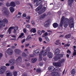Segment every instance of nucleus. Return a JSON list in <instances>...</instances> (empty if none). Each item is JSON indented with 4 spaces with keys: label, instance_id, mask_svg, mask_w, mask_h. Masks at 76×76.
<instances>
[{
    "label": "nucleus",
    "instance_id": "36",
    "mask_svg": "<svg viewBox=\"0 0 76 76\" xmlns=\"http://www.w3.org/2000/svg\"><path fill=\"white\" fill-rule=\"evenodd\" d=\"M48 25H49V23H47L44 25V26L45 28H48L49 26Z\"/></svg>",
    "mask_w": 76,
    "mask_h": 76
},
{
    "label": "nucleus",
    "instance_id": "17",
    "mask_svg": "<svg viewBox=\"0 0 76 76\" xmlns=\"http://www.w3.org/2000/svg\"><path fill=\"white\" fill-rule=\"evenodd\" d=\"M58 26V24L57 23H54L53 24V27L54 28H56Z\"/></svg>",
    "mask_w": 76,
    "mask_h": 76
},
{
    "label": "nucleus",
    "instance_id": "42",
    "mask_svg": "<svg viewBox=\"0 0 76 76\" xmlns=\"http://www.w3.org/2000/svg\"><path fill=\"white\" fill-rule=\"evenodd\" d=\"M18 74V72L16 71L14 72H13V75L14 76H17V75Z\"/></svg>",
    "mask_w": 76,
    "mask_h": 76
},
{
    "label": "nucleus",
    "instance_id": "51",
    "mask_svg": "<svg viewBox=\"0 0 76 76\" xmlns=\"http://www.w3.org/2000/svg\"><path fill=\"white\" fill-rule=\"evenodd\" d=\"M67 53L68 54H71V51H70L69 49H68L67 51Z\"/></svg>",
    "mask_w": 76,
    "mask_h": 76
},
{
    "label": "nucleus",
    "instance_id": "60",
    "mask_svg": "<svg viewBox=\"0 0 76 76\" xmlns=\"http://www.w3.org/2000/svg\"><path fill=\"white\" fill-rule=\"evenodd\" d=\"M30 57H34V55L33 54H31L30 55Z\"/></svg>",
    "mask_w": 76,
    "mask_h": 76
},
{
    "label": "nucleus",
    "instance_id": "47",
    "mask_svg": "<svg viewBox=\"0 0 76 76\" xmlns=\"http://www.w3.org/2000/svg\"><path fill=\"white\" fill-rule=\"evenodd\" d=\"M26 19H29L30 20V19H31V17H30V16L26 17Z\"/></svg>",
    "mask_w": 76,
    "mask_h": 76
},
{
    "label": "nucleus",
    "instance_id": "7",
    "mask_svg": "<svg viewBox=\"0 0 76 76\" xmlns=\"http://www.w3.org/2000/svg\"><path fill=\"white\" fill-rule=\"evenodd\" d=\"M53 66H55V67H61V64L59 62H54L53 63Z\"/></svg>",
    "mask_w": 76,
    "mask_h": 76
},
{
    "label": "nucleus",
    "instance_id": "11",
    "mask_svg": "<svg viewBox=\"0 0 76 76\" xmlns=\"http://www.w3.org/2000/svg\"><path fill=\"white\" fill-rule=\"evenodd\" d=\"M47 56L49 58H52L53 57V53L50 52H48Z\"/></svg>",
    "mask_w": 76,
    "mask_h": 76
},
{
    "label": "nucleus",
    "instance_id": "4",
    "mask_svg": "<svg viewBox=\"0 0 76 76\" xmlns=\"http://www.w3.org/2000/svg\"><path fill=\"white\" fill-rule=\"evenodd\" d=\"M36 1L35 4L36 7L38 6L39 5H41L42 3V0H34V3H35Z\"/></svg>",
    "mask_w": 76,
    "mask_h": 76
},
{
    "label": "nucleus",
    "instance_id": "8",
    "mask_svg": "<svg viewBox=\"0 0 76 76\" xmlns=\"http://www.w3.org/2000/svg\"><path fill=\"white\" fill-rule=\"evenodd\" d=\"M16 63H20L22 62V57L20 56L18 57V58L16 60Z\"/></svg>",
    "mask_w": 76,
    "mask_h": 76
},
{
    "label": "nucleus",
    "instance_id": "57",
    "mask_svg": "<svg viewBox=\"0 0 76 76\" xmlns=\"http://www.w3.org/2000/svg\"><path fill=\"white\" fill-rule=\"evenodd\" d=\"M14 29H15V30H18V26H15L14 27Z\"/></svg>",
    "mask_w": 76,
    "mask_h": 76
},
{
    "label": "nucleus",
    "instance_id": "43",
    "mask_svg": "<svg viewBox=\"0 0 76 76\" xmlns=\"http://www.w3.org/2000/svg\"><path fill=\"white\" fill-rule=\"evenodd\" d=\"M64 61H65V60H64V59H62L60 61H59V63H60L61 64V63H64Z\"/></svg>",
    "mask_w": 76,
    "mask_h": 76
},
{
    "label": "nucleus",
    "instance_id": "5",
    "mask_svg": "<svg viewBox=\"0 0 76 76\" xmlns=\"http://www.w3.org/2000/svg\"><path fill=\"white\" fill-rule=\"evenodd\" d=\"M6 69V66H1L0 69V75H2L5 72V70Z\"/></svg>",
    "mask_w": 76,
    "mask_h": 76
},
{
    "label": "nucleus",
    "instance_id": "49",
    "mask_svg": "<svg viewBox=\"0 0 76 76\" xmlns=\"http://www.w3.org/2000/svg\"><path fill=\"white\" fill-rule=\"evenodd\" d=\"M26 66L27 67H29V66H31V64H30V63L28 62L26 64Z\"/></svg>",
    "mask_w": 76,
    "mask_h": 76
},
{
    "label": "nucleus",
    "instance_id": "14",
    "mask_svg": "<svg viewBox=\"0 0 76 76\" xmlns=\"http://www.w3.org/2000/svg\"><path fill=\"white\" fill-rule=\"evenodd\" d=\"M72 37V34H66L64 36L65 38L66 39H69L70 38V37Z\"/></svg>",
    "mask_w": 76,
    "mask_h": 76
},
{
    "label": "nucleus",
    "instance_id": "64",
    "mask_svg": "<svg viewBox=\"0 0 76 76\" xmlns=\"http://www.w3.org/2000/svg\"><path fill=\"white\" fill-rule=\"evenodd\" d=\"M11 37H12V38H16V35H11Z\"/></svg>",
    "mask_w": 76,
    "mask_h": 76
},
{
    "label": "nucleus",
    "instance_id": "21",
    "mask_svg": "<svg viewBox=\"0 0 76 76\" xmlns=\"http://www.w3.org/2000/svg\"><path fill=\"white\" fill-rule=\"evenodd\" d=\"M46 16V14H43L40 16L39 19H44V18H45Z\"/></svg>",
    "mask_w": 76,
    "mask_h": 76
},
{
    "label": "nucleus",
    "instance_id": "10",
    "mask_svg": "<svg viewBox=\"0 0 76 76\" xmlns=\"http://www.w3.org/2000/svg\"><path fill=\"white\" fill-rule=\"evenodd\" d=\"M15 60L14 59H12L9 61V63L11 65L15 64Z\"/></svg>",
    "mask_w": 76,
    "mask_h": 76
},
{
    "label": "nucleus",
    "instance_id": "62",
    "mask_svg": "<svg viewBox=\"0 0 76 76\" xmlns=\"http://www.w3.org/2000/svg\"><path fill=\"white\" fill-rule=\"evenodd\" d=\"M16 4H20V2L18 1H16Z\"/></svg>",
    "mask_w": 76,
    "mask_h": 76
},
{
    "label": "nucleus",
    "instance_id": "6",
    "mask_svg": "<svg viewBox=\"0 0 76 76\" xmlns=\"http://www.w3.org/2000/svg\"><path fill=\"white\" fill-rule=\"evenodd\" d=\"M7 54L10 56H12L13 54V50L12 48H9L7 50Z\"/></svg>",
    "mask_w": 76,
    "mask_h": 76
},
{
    "label": "nucleus",
    "instance_id": "12",
    "mask_svg": "<svg viewBox=\"0 0 76 76\" xmlns=\"http://www.w3.org/2000/svg\"><path fill=\"white\" fill-rule=\"evenodd\" d=\"M74 0H68V4L69 6H72Z\"/></svg>",
    "mask_w": 76,
    "mask_h": 76
},
{
    "label": "nucleus",
    "instance_id": "52",
    "mask_svg": "<svg viewBox=\"0 0 76 76\" xmlns=\"http://www.w3.org/2000/svg\"><path fill=\"white\" fill-rule=\"evenodd\" d=\"M26 41V39H23L21 41L22 44H23L24 42H25Z\"/></svg>",
    "mask_w": 76,
    "mask_h": 76
},
{
    "label": "nucleus",
    "instance_id": "26",
    "mask_svg": "<svg viewBox=\"0 0 76 76\" xmlns=\"http://www.w3.org/2000/svg\"><path fill=\"white\" fill-rule=\"evenodd\" d=\"M31 61L32 62V63H35V62L36 61H37V59L36 58H32L31 59Z\"/></svg>",
    "mask_w": 76,
    "mask_h": 76
},
{
    "label": "nucleus",
    "instance_id": "1",
    "mask_svg": "<svg viewBox=\"0 0 76 76\" xmlns=\"http://www.w3.org/2000/svg\"><path fill=\"white\" fill-rule=\"evenodd\" d=\"M42 56H43V57L46 56L47 54V52H45L44 50H42V51L40 52L39 55V57L40 61H41L42 60Z\"/></svg>",
    "mask_w": 76,
    "mask_h": 76
},
{
    "label": "nucleus",
    "instance_id": "22",
    "mask_svg": "<svg viewBox=\"0 0 76 76\" xmlns=\"http://www.w3.org/2000/svg\"><path fill=\"white\" fill-rule=\"evenodd\" d=\"M64 23V26L65 28H66L67 26H68V21H66V20L65 21Z\"/></svg>",
    "mask_w": 76,
    "mask_h": 76
},
{
    "label": "nucleus",
    "instance_id": "3",
    "mask_svg": "<svg viewBox=\"0 0 76 76\" xmlns=\"http://www.w3.org/2000/svg\"><path fill=\"white\" fill-rule=\"evenodd\" d=\"M8 22V20L6 18L3 19L2 20H1V19L0 18V25L2 26H5V23L7 24Z\"/></svg>",
    "mask_w": 76,
    "mask_h": 76
},
{
    "label": "nucleus",
    "instance_id": "48",
    "mask_svg": "<svg viewBox=\"0 0 76 76\" xmlns=\"http://www.w3.org/2000/svg\"><path fill=\"white\" fill-rule=\"evenodd\" d=\"M23 32L25 33V34H26V28H24L23 29Z\"/></svg>",
    "mask_w": 76,
    "mask_h": 76
},
{
    "label": "nucleus",
    "instance_id": "29",
    "mask_svg": "<svg viewBox=\"0 0 76 76\" xmlns=\"http://www.w3.org/2000/svg\"><path fill=\"white\" fill-rule=\"evenodd\" d=\"M10 9V11L11 13H13V12L15 11V9L12 7H11Z\"/></svg>",
    "mask_w": 76,
    "mask_h": 76
},
{
    "label": "nucleus",
    "instance_id": "27",
    "mask_svg": "<svg viewBox=\"0 0 76 76\" xmlns=\"http://www.w3.org/2000/svg\"><path fill=\"white\" fill-rule=\"evenodd\" d=\"M58 57L59 59H60L61 58H62L63 57V55L62 54H58Z\"/></svg>",
    "mask_w": 76,
    "mask_h": 76
},
{
    "label": "nucleus",
    "instance_id": "50",
    "mask_svg": "<svg viewBox=\"0 0 76 76\" xmlns=\"http://www.w3.org/2000/svg\"><path fill=\"white\" fill-rule=\"evenodd\" d=\"M3 57V53H0V60Z\"/></svg>",
    "mask_w": 76,
    "mask_h": 76
},
{
    "label": "nucleus",
    "instance_id": "19",
    "mask_svg": "<svg viewBox=\"0 0 76 76\" xmlns=\"http://www.w3.org/2000/svg\"><path fill=\"white\" fill-rule=\"evenodd\" d=\"M15 53H17L18 54H20V52H21V51H20V50L19 49H16L15 50Z\"/></svg>",
    "mask_w": 76,
    "mask_h": 76
},
{
    "label": "nucleus",
    "instance_id": "37",
    "mask_svg": "<svg viewBox=\"0 0 76 76\" xmlns=\"http://www.w3.org/2000/svg\"><path fill=\"white\" fill-rule=\"evenodd\" d=\"M39 36L41 35H42V32L40 30H38L37 32Z\"/></svg>",
    "mask_w": 76,
    "mask_h": 76
},
{
    "label": "nucleus",
    "instance_id": "15",
    "mask_svg": "<svg viewBox=\"0 0 76 76\" xmlns=\"http://www.w3.org/2000/svg\"><path fill=\"white\" fill-rule=\"evenodd\" d=\"M14 29V26H11L8 29L7 31H8L9 34H11V32H12V30L11 29Z\"/></svg>",
    "mask_w": 76,
    "mask_h": 76
},
{
    "label": "nucleus",
    "instance_id": "31",
    "mask_svg": "<svg viewBox=\"0 0 76 76\" xmlns=\"http://www.w3.org/2000/svg\"><path fill=\"white\" fill-rule=\"evenodd\" d=\"M39 53V51H37V52L36 50H34L33 52V54L34 55V56H37V55H38V54Z\"/></svg>",
    "mask_w": 76,
    "mask_h": 76
},
{
    "label": "nucleus",
    "instance_id": "54",
    "mask_svg": "<svg viewBox=\"0 0 76 76\" xmlns=\"http://www.w3.org/2000/svg\"><path fill=\"white\" fill-rule=\"evenodd\" d=\"M31 23L33 25H35V21H31Z\"/></svg>",
    "mask_w": 76,
    "mask_h": 76
},
{
    "label": "nucleus",
    "instance_id": "53",
    "mask_svg": "<svg viewBox=\"0 0 76 76\" xmlns=\"http://www.w3.org/2000/svg\"><path fill=\"white\" fill-rule=\"evenodd\" d=\"M30 21V20L29 19H27L26 20V22H27V23H30V22L29 21Z\"/></svg>",
    "mask_w": 76,
    "mask_h": 76
},
{
    "label": "nucleus",
    "instance_id": "61",
    "mask_svg": "<svg viewBox=\"0 0 76 76\" xmlns=\"http://www.w3.org/2000/svg\"><path fill=\"white\" fill-rule=\"evenodd\" d=\"M23 17H26V13H23Z\"/></svg>",
    "mask_w": 76,
    "mask_h": 76
},
{
    "label": "nucleus",
    "instance_id": "23",
    "mask_svg": "<svg viewBox=\"0 0 76 76\" xmlns=\"http://www.w3.org/2000/svg\"><path fill=\"white\" fill-rule=\"evenodd\" d=\"M36 32L37 30L35 28H32L30 30V32H31V33H32V32H33V33H36Z\"/></svg>",
    "mask_w": 76,
    "mask_h": 76
},
{
    "label": "nucleus",
    "instance_id": "45",
    "mask_svg": "<svg viewBox=\"0 0 76 76\" xmlns=\"http://www.w3.org/2000/svg\"><path fill=\"white\" fill-rule=\"evenodd\" d=\"M6 6L7 7H10V4L9 3H7L6 4Z\"/></svg>",
    "mask_w": 76,
    "mask_h": 76
},
{
    "label": "nucleus",
    "instance_id": "18",
    "mask_svg": "<svg viewBox=\"0 0 76 76\" xmlns=\"http://www.w3.org/2000/svg\"><path fill=\"white\" fill-rule=\"evenodd\" d=\"M59 59L58 58V56L57 57V56H55L52 59L53 60L55 61H58V60Z\"/></svg>",
    "mask_w": 76,
    "mask_h": 76
},
{
    "label": "nucleus",
    "instance_id": "25",
    "mask_svg": "<svg viewBox=\"0 0 76 76\" xmlns=\"http://www.w3.org/2000/svg\"><path fill=\"white\" fill-rule=\"evenodd\" d=\"M4 13L6 15H9V11L8 10H5L4 12Z\"/></svg>",
    "mask_w": 76,
    "mask_h": 76
},
{
    "label": "nucleus",
    "instance_id": "9",
    "mask_svg": "<svg viewBox=\"0 0 76 76\" xmlns=\"http://www.w3.org/2000/svg\"><path fill=\"white\" fill-rule=\"evenodd\" d=\"M42 7H43V5L42 4H41L37 9H36L35 11L36 12H39V11L41 10L42 8Z\"/></svg>",
    "mask_w": 76,
    "mask_h": 76
},
{
    "label": "nucleus",
    "instance_id": "38",
    "mask_svg": "<svg viewBox=\"0 0 76 76\" xmlns=\"http://www.w3.org/2000/svg\"><path fill=\"white\" fill-rule=\"evenodd\" d=\"M36 72H37V73H41V69L38 68L36 70Z\"/></svg>",
    "mask_w": 76,
    "mask_h": 76
},
{
    "label": "nucleus",
    "instance_id": "2",
    "mask_svg": "<svg viewBox=\"0 0 76 76\" xmlns=\"http://www.w3.org/2000/svg\"><path fill=\"white\" fill-rule=\"evenodd\" d=\"M66 22H68V21H69V19L65 18L64 16H63L61 18L60 24L59 25V26H60V27H63V22H64V21H66Z\"/></svg>",
    "mask_w": 76,
    "mask_h": 76
},
{
    "label": "nucleus",
    "instance_id": "63",
    "mask_svg": "<svg viewBox=\"0 0 76 76\" xmlns=\"http://www.w3.org/2000/svg\"><path fill=\"white\" fill-rule=\"evenodd\" d=\"M63 37H64V35H60L59 36V38H63Z\"/></svg>",
    "mask_w": 76,
    "mask_h": 76
},
{
    "label": "nucleus",
    "instance_id": "35",
    "mask_svg": "<svg viewBox=\"0 0 76 76\" xmlns=\"http://www.w3.org/2000/svg\"><path fill=\"white\" fill-rule=\"evenodd\" d=\"M68 22V23H72V22H73V20L72 19H71L69 20V19Z\"/></svg>",
    "mask_w": 76,
    "mask_h": 76
},
{
    "label": "nucleus",
    "instance_id": "34",
    "mask_svg": "<svg viewBox=\"0 0 76 76\" xmlns=\"http://www.w3.org/2000/svg\"><path fill=\"white\" fill-rule=\"evenodd\" d=\"M26 39V41H28L29 40L31 39V37L29 36H28L27 38Z\"/></svg>",
    "mask_w": 76,
    "mask_h": 76
},
{
    "label": "nucleus",
    "instance_id": "33",
    "mask_svg": "<svg viewBox=\"0 0 76 76\" xmlns=\"http://www.w3.org/2000/svg\"><path fill=\"white\" fill-rule=\"evenodd\" d=\"M46 9H47L46 7H44L42 8L41 10L43 13H44V12H45V10H46Z\"/></svg>",
    "mask_w": 76,
    "mask_h": 76
},
{
    "label": "nucleus",
    "instance_id": "44",
    "mask_svg": "<svg viewBox=\"0 0 76 76\" xmlns=\"http://www.w3.org/2000/svg\"><path fill=\"white\" fill-rule=\"evenodd\" d=\"M44 13L42 10H41L39 12H38V13L39 15H41V14H42Z\"/></svg>",
    "mask_w": 76,
    "mask_h": 76
},
{
    "label": "nucleus",
    "instance_id": "39",
    "mask_svg": "<svg viewBox=\"0 0 76 76\" xmlns=\"http://www.w3.org/2000/svg\"><path fill=\"white\" fill-rule=\"evenodd\" d=\"M48 35V33L47 32H45L44 34H43L42 35V37H45L46 36H47Z\"/></svg>",
    "mask_w": 76,
    "mask_h": 76
},
{
    "label": "nucleus",
    "instance_id": "55",
    "mask_svg": "<svg viewBox=\"0 0 76 76\" xmlns=\"http://www.w3.org/2000/svg\"><path fill=\"white\" fill-rule=\"evenodd\" d=\"M55 44H56V45H58L59 44H60V45H61V43L60 42L56 43H55Z\"/></svg>",
    "mask_w": 76,
    "mask_h": 76
},
{
    "label": "nucleus",
    "instance_id": "28",
    "mask_svg": "<svg viewBox=\"0 0 76 76\" xmlns=\"http://www.w3.org/2000/svg\"><path fill=\"white\" fill-rule=\"evenodd\" d=\"M71 74L72 75H75V73H76V71H75V69H73L72 70L71 72Z\"/></svg>",
    "mask_w": 76,
    "mask_h": 76
},
{
    "label": "nucleus",
    "instance_id": "41",
    "mask_svg": "<svg viewBox=\"0 0 76 76\" xmlns=\"http://www.w3.org/2000/svg\"><path fill=\"white\" fill-rule=\"evenodd\" d=\"M7 76H12V74L10 72H8L7 74Z\"/></svg>",
    "mask_w": 76,
    "mask_h": 76
},
{
    "label": "nucleus",
    "instance_id": "56",
    "mask_svg": "<svg viewBox=\"0 0 76 76\" xmlns=\"http://www.w3.org/2000/svg\"><path fill=\"white\" fill-rule=\"evenodd\" d=\"M26 27H27V28H30V25L29 24L27 25L26 26Z\"/></svg>",
    "mask_w": 76,
    "mask_h": 76
},
{
    "label": "nucleus",
    "instance_id": "13",
    "mask_svg": "<svg viewBox=\"0 0 76 76\" xmlns=\"http://www.w3.org/2000/svg\"><path fill=\"white\" fill-rule=\"evenodd\" d=\"M60 53V50L58 49H57L55 51V55H58Z\"/></svg>",
    "mask_w": 76,
    "mask_h": 76
},
{
    "label": "nucleus",
    "instance_id": "46",
    "mask_svg": "<svg viewBox=\"0 0 76 76\" xmlns=\"http://www.w3.org/2000/svg\"><path fill=\"white\" fill-rule=\"evenodd\" d=\"M39 40L40 42H42V39L41 37L39 38Z\"/></svg>",
    "mask_w": 76,
    "mask_h": 76
},
{
    "label": "nucleus",
    "instance_id": "20",
    "mask_svg": "<svg viewBox=\"0 0 76 76\" xmlns=\"http://www.w3.org/2000/svg\"><path fill=\"white\" fill-rule=\"evenodd\" d=\"M69 27L70 28H74V23H68Z\"/></svg>",
    "mask_w": 76,
    "mask_h": 76
},
{
    "label": "nucleus",
    "instance_id": "58",
    "mask_svg": "<svg viewBox=\"0 0 76 76\" xmlns=\"http://www.w3.org/2000/svg\"><path fill=\"white\" fill-rule=\"evenodd\" d=\"M45 38H46V39L47 40V41H50V39H48V37H46Z\"/></svg>",
    "mask_w": 76,
    "mask_h": 76
},
{
    "label": "nucleus",
    "instance_id": "24",
    "mask_svg": "<svg viewBox=\"0 0 76 76\" xmlns=\"http://www.w3.org/2000/svg\"><path fill=\"white\" fill-rule=\"evenodd\" d=\"M10 6L13 7H15L16 6L15 3L13 1H12L10 3Z\"/></svg>",
    "mask_w": 76,
    "mask_h": 76
},
{
    "label": "nucleus",
    "instance_id": "40",
    "mask_svg": "<svg viewBox=\"0 0 76 76\" xmlns=\"http://www.w3.org/2000/svg\"><path fill=\"white\" fill-rule=\"evenodd\" d=\"M23 35H24V33H21V35L18 37V38H21V37H23Z\"/></svg>",
    "mask_w": 76,
    "mask_h": 76
},
{
    "label": "nucleus",
    "instance_id": "16",
    "mask_svg": "<svg viewBox=\"0 0 76 76\" xmlns=\"http://www.w3.org/2000/svg\"><path fill=\"white\" fill-rule=\"evenodd\" d=\"M53 69V71H56V68H54V66H49L48 69H49V70H52Z\"/></svg>",
    "mask_w": 76,
    "mask_h": 76
},
{
    "label": "nucleus",
    "instance_id": "59",
    "mask_svg": "<svg viewBox=\"0 0 76 76\" xmlns=\"http://www.w3.org/2000/svg\"><path fill=\"white\" fill-rule=\"evenodd\" d=\"M47 31L49 33V34H52V31L50 30H48Z\"/></svg>",
    "mask_w": 76,
    "mask_h": 76
},
{
    "label": "nucleus",
    "instance_id": "32",
    "mask_svg": "<svg viewBox=\"0 0 76 76\" xmlns=\"http://www.w3.org/2000/svg\"><path fill=\"white\" fill-rule=\"evenodd\" d=\"M55 74L54 75L52 76H60V74L57 72H55Z\"/></svg>",
    "mask_w": 76,
    "mask_h": 76
},
{
    "label": "nucleus",
    "instance_id": "30",
    "mask_svg": "<svg viewBox=\"0 0 76 76\" xmlns=\"http://www.w3.org/2000/svg\"><path fill=\"white\" fill-rule=\"evenodd\" d=\"M22 56L23 57H27L28 55L25 52H24L22 54Z\"/></svg>",
    "mask_w": 76,
    "mask_h": 76
}]
</instances>
